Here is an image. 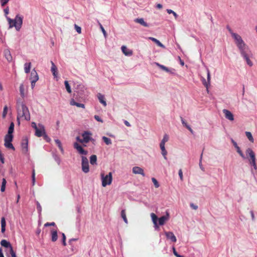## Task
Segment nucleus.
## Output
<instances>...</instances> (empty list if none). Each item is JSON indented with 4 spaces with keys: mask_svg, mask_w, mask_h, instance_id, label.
<instances>
[{
    "mask_svg": "<svg viewBox=\"0 0 257 257\" xmlns=\"http://www.w3.org/2000/svg\"><path fill=\"white\" fill-rule=\"evenodd\" d=\"M20 95L22 96V98H24L25 94V87L24 85L22 83L21 84L20 86Z\"/></svg>",
    "mask_w": 257,
    "mask_h": 257,
    "instance_id": "nucleus-32",
    "label": "nucleus"
},
{
    "mask_svg": "<svg viewBox=\"0 0 257 257\" xmlns=\"http://www.w3.org/2000/svg\"><path fill=\"white\" fill-rule=\"evenodd\" d=\"M4 13H5V15L6 16V17L7 18V15L9 14V7H7L4 10Z\"/></svg>",
    "mask_w": 257,
    "mask_h": 257,
    "instance_id": "nucleus-48",
    "label": "nucleus"
},
{
    "mask_svg": "<svg viewBox=\"0 0 257 257\" xmlns=\"http://www.w3.org/2000/svg\"><path fill=\"white\" fill-rule=\"evenodd\" d=\"M165 234L167 239L171 240L173 242H176L177 239L174 233L171 231H165Z\"/></svg>",
    "mask_w": 257,
    "mask_h": 257,
    "instance_id": "nucleus-15",
    "label": "nucleus"
},
{
    "mask_svg": "<svg viewBox=\"0 0 257 257\" xmlns=\"http://www.w3.org/2000/svg\"><path fill=\"white\" fill-rule=\"evenodd\" d=\"M132 172L135 174H140L143 176H145L144 170L139 167L136 166L133 167L132 169Z\"/></svg>",
    "mask_w": 257,
    "mask_h": 257,
    "instance_id": "nucleus-16",
    "label": "nucleus"
},
{
    "mask_svg": "<svg viewBox=\"0 0 257 257\" xmlns=\"http://www.w3.org/2000/svg\"><path fill=\"white\" fill-rule=\"evenodd\" d=\"M53 158L55 160V161L58 164V165H59L61 162V160L60 158L57 155H56L55 154H54L53 155Z\"/></svg>",
    "mask_w": 257,
    "mask_h": 257,
    "instance_id": "nucleus-37",
    "label": "nucleus"
},
{
    "mask_svg": "<svg viewBox=\"0 0 257 257\" xmlns=\"http://www.w3.org/2000/svg\"><path fill=\"white\" fill-rule=\"evenodd\" d=\"M82 170L83 172L87 173L89 171L88 160L86 157L82 156Z\"/></svg>",
    "mask_w": 257,
    "mask_h": 257,
    "instance_id": "nucleus-7",
    "label": "nucleus"
},
{
    "mask_svg": "<svg viewBox=\"0 0 257 257\" xmlns=\"http://www.w3.org/2000/svg\"><path fill=\"white\" fill-rule=\"evenodd\" d=\"M70 104L71 105H75L76 106V102H75L74 99H71L70 102Z\"/></svg>",
    "mask_w": 257,
    "mask_h": 257,
    "instance_id": "nucleus-59",
    "label": "nucleus"
},
{
    "mask_svg": "<svg viewBox=\"0 0 257 257\" xmlns=\"http://www.w3.org/2000/svg\"><path fill=\"white\" fill-rule=\"evenodd\" d=\"M149 39L155 42L158 46L163 48H165V46L162 44L158 40L153 37H149Z\"/></svg>",
    "mask_w": 257,
    "mask_h": 257,
    "instance_id": "nucleus-27",
    "label": "nucleus"
},
{
    "mask_svg": "<svg viewBox=\"0 0 257 257\" xmlns=\"http://www.w3.org/2000/svg\"><path fill=\"white\" fill-rule=\"evenodd\" d=\"M55 142L56 144L57 145L58 148H60L62 146L60 141L58 139L55 140Z\"/></svg>",
    "mask_w": 257,
    "mask_h": 257,
    "instance_id": "nucleus-49",
    "label": "nucleus"
},
{
    "mask_svg": "<svg viewBox=\"0 0 257 257\" xmlns=\"http://www.w3.org/2000/svg\"><path fill=\"white\" fill-rule=\"evenodd\" d=\"M227 29L233 39L234 43L239 50L240 54L245 61L246 64L250 67L253 65V63L250 58L253 57V53L248 45L244 42L241 37L237 33L233 32L229 27H227Z\"/></svg>",
    "mask_w": 257,
    "mask_h": 257,
    "instance_id": "nucleus-1",
    "label": "nucleus"
},
{
    "mask_svg": "<svg viewBox=\"0 0 257 257\" xmlns=\"http://www.w3.org/2000/svg\"><path fill=\"white\" fill-rule=\"evenodd\" d=\"M178 174L180 177V179L181 181L183 180V172L181 169H180L178 172Z\"/></svg>",
    "mask_w": 257,
    "mask_h": 257,
    "instance_id": "nucleus-47",
    "label": "nucleus"
},
{
    "mask_svg": "<svg viewBox=\"0 0 257 257\" xmlns=\"http://www.w3.org/2000/svg\"><path fill=\"white\" fill-rule=\"evenodd\" d=\"M10 252L12 257H17L16 253L14 252L13 247L10 249Z\"/></svg>",
    "mask_w": 257,
    "mask_h": 257,
    "instance_id": "nucleus-46",
    "label": "nucleus"
},
{
    "mask_svg": "<svg viewBox=\"0 0 257 257\" xmlns=\"http://www.w3.org/2000/svg\"><path fill=\"white\" fill-rule=\"evenodd\" d=\"M7 20L9 25V28L15 27L17 31H19L22 26L23 16L20 15H16L14 19L7 17Z\"/></svg>",
    "mask_w": 257,
    "mask_h": 257,
    "instance_id": "nucleus-4",
    "label": "nucleus"
},
{
    "mask_svg": "<svg viewBox=\"0 0 257 257\" xmlns=\"http://www.w3.org/2000/svg\"><path fill=\"white\" fill-rule=\"evenodd\" d=\"M22 151L23 153L26 154L28 153V139L27 138H24L22 140L21 144Z\"/></svg>",
    "mask_w": 257,
    "mask_h": 257,
    "instance_id": "nucleus-10",
    "label": "nucleus"
},
{
    "mask_svg": "<svg viewBox=\"0 0 257 257\" xmlns=\"http://www.w3.org/2000/svg\"><path fill=\"white\" fill-rule=\"evenodd\" d=\"M100 28H101V31H102V33H103V35H104V36H105V35H106V32H105V31L104 29L103 28V27L102 26V25H100Z\"/></svg>",
    "mask_w": 257,
    "mask_h": 257,
    "instance_id": "nucleus-62",
    "label": "nucleus"
},
{
    "mask_svg": "<svg viewBox=\"0 0 257 257\" xmlns=\"http://www.w3.org/2000/svg\"><path fill=\"white\" fill-rule=\"evenodd\" d=\"M14 123L13 122H11L9 127L8 134L6 135L13 136V133L14 130Z\"/></svg>",
    "mask_w": 257,
    "mask_h": 257,
    "instance_id": "nucleus-30",
    "label": "nucleus"
},
{
    "mask_svg": "<svg viewBox=\"0 0 257 257\" xmlns=\"http://www.w3.org/2000/svg\"><path fill=\"white\" fill-rule=\"evenodd\" d=\"M121 216L122 218V219H123V221H124V222L126 224H127L128 221H127V219L126 218V214H125V212L124 210H121Z\"/></svg>",
    "mask_w": 257,
    "mask_h": 257,
    "instance_id": "nucleus-36",
    "label": "nucleus"
},
{
    "mask_svg": "<svg viewBox=\"0 0 257 257\" xmlns=\"http://www.w3.org/2000/svg\"><path fill=\"white\" fill-rule=\"evenodd\" d=\"M167 12L169 14H172V15H173V16H174V17L176 19H177L178 15L177 14V13L176 12H175L173 10H172L171 9H167Z\"/></svg>",
    "mask_w": 257,
    "mask_h": 257,
    "instance_id": "nucleus-40",
    "label": "nucleus"
},
{
    "mask_svg": "<svg viewBox=\"0 0 257 257\" xmlns=\"http://www.w3.org/2000/svg\"><path fill=\"white\" fill-rule=\"evenodd\" d=\"M97 157L95 155H91L90 158V162L91 165L96 164Z\"/></svg>",
    "mask_w": 257,
    "mask_h": 257,
    "instance_id": "nucleus-33",
    "label": "nucleus"
},
{
    "mask_svg": "<svg viewBox=\"0 0 257 257\" xmlns=\"http://www.w3.org/2000/svg\"><path fill=\"white\" fill-rule=\"evenodd\" d=\"M52 66L51 68V71L53 74V75L55 78L57 77L58 73H57V68L53 61L51 62Z\"/></svg>",
    "mask_w": 257,
    "mask_h": 257,
    "instance_id": "nucleus-23",
    "label": "nucleus"
},
{
    "mask_svg": "<svg viewBox=\"0 0 257 257\" xmlns=\"http://www.w3.org/2000/svg\"><path fill=\"white\" fill-rule=\"evenodd\" d=\"M152 181L153 183H154L156 188H158L160 186V185H159L158 182L155 178H152Z\"/></svg>",
    "mask_w": 257,
    "mask_h": 257,
    "instance_id": "nucleus-41",
    "label": "nucleus"
},
{
    "mask_svg": "<svg viewBox=\"0 0 257 257\" xmlns=\"http://www.w3.org/2000/svg\"><path fill=\"white\" fill-rule=\"evenodd\" d=\"M181 122L182 124L186 127L189 125L186 122L185 120L183 118H181Z\"/></svg>",
    "mask_w": 257,
    "mask_h": 257,
    "instance_id": "nucleus-52",
    "label": "nucleus"
},
{
    "mask_svg": "<svg viewBox=\"0 0 257 257\" xmlns=\"http://www.w3.org/2000/svg\"><path fill=\"white\" fill-rule=\"evenodd\" d=\"M16 109L17 112V120L19 124H20V120L27 121L30 120L31 115L29 108L23 101L20 99L17 100Z\"/></svg>",
    "mask_w": 257,
    "mask_h": 257,
    "instance_id": "nucleus-3",
    "label": "nucleus"
},
{
    "mask_svg": "<svg viewBox=\"0 0 257 257\" xmlns=\"http://www.w3.org/2000/svg\"><path fill=\"white\" fill-rule=\"evenodd\" d=\"M155 64L157 66H158L160 69H161L162 70L166 71V72H168V73H171V74L174 73L173 71H174V69H169L168 67L165 66L164 65H161V64H159V63H157V62H156Z\"/></svg>",
    "mask_w": 257,
    "mask_h": 257,
    "instance_id": "nucleus-17",
    "label": "nucleus"
},
{
    "mask_svg": "<svg viewBox=\"0 0 257 257\" xmlns=\"http://www.w3.org/2000/svg\"><path fill=\"white\" fill-rule=\"evenodd\" d=\"M55 224V223L54 222H51V223H49V222H47L45 224V226H54Z\"/></svg>",
    "mask_w": 257,
    "mask_h": 257,
    "instance_id": "nucleus-55",
    "label": "nucleus"
},
{
    "mask_svg": "<svg viewBox=\"0 0 257 257\" xmlns=\"http://www.w3.org/2000/svg\"><path fill=\"white\" fill-rule=\"evenodd\" d=\"M250 215H251V219L252 220H254L255 219V217H254V213H253V211H250Z\"/></svg>",
    "mask_w": 257,
    "mask_h": 257,
    "instance_id": "nucleus-57",
    "label": "nucleus"
},
{
    "mask_svg": "<svg viewBox=\"0 0 257 257\" xmlns=\"http://www.w3.org/2000/svg\"><path fill=\"white\" fill-rule=\"evenodd\" d=\"M74 27L75 29V30L78 34H80L81 33V28L80 27L77 26V25H74Z\"/></svg>",
    "mask_w": 257,
    "mask_h": 257,
    "instance_id": "nucleus-43",
    "label": "nucleus"
},
{
    "mask_svg": "<svg viewBox=\"0 0 257 257\" xmlns=\"http://www.w3.org/2000/svg\"><path fill=\"white\" fill-rule=\"evenodd\" d=\"M57 231L56 230L52 229L51 230V239L53 242L56 241L57 240Z\"/></svg>",
    "mask_w": 257,
    "mask_h": 257,
    "instance_id": "nucleus-25",
    "label": "nucleus"
},
{
    "mask_svg": "<svg viewBox=\"0 0 257 257\" xmlns=\"http://www.w3.org/2000/svg\"><path fill=\"white\" fill-rule=\"evenodd\" d=\"M245 135L250 142H251V143H253L254 142L253 138L250 132H245Z\"/></svg>",
    "mask_w": 257,
    "mask_h": 257,
    "instance_id": "nucleus-34",
    "label": "nucleus"
},
{
    "mask_svg": "<svg viewBox=\"0 0 257 257\" xmlns=\"http://www.w3.org/2000/svg\"><path fill=\"white\" fill-rule=\"evenodd\" d=\"M36 82L37 81H31V87H32V89H33L34 87H35V84H36Z\"/></svg>",
    "mask_w": 257,
    "mask_h": 257,
    "instance_id": "nucleus-63",
    "label": "nucleus"
},
{
    "mask_svg": "<svg viewBox=\"0 0 257 257\" xmlns=\"http://www.w3.org/2000/svg\"><path fill=\"white\" fill-rule=\"evenodd\" d=\"M64 84H65V88L67 90V91L69 93H71L72 91H71V87H70V85L69 84L68 81H66V80L65 81Z\"/></svg>",
    "mask_w": 257,
    "mask_h": 257,
    "instance_id": "nucleus-38",
    "label": "nucleus"
},
{
    "mask_svg": "<svg viewBox=\"0 0 257 257\" xmlns=\"http://www.w3.org/2000/svg\"><path fill=\"white\" fill-rule=\"evenodd\" d=\"M32 126L35 130V131L39 127L38 125H37L34 122H32Z\"/></svg>",
    "mask_w": 257,
    "mask_h": 257,
    "instance_id": "nucleus-51",
    "label": "nucleus"
},
{
    "mask_svg": "<svg viewBox=\"0 0 257 257\" xmlns=\"http://www.w3.org/2000/svg\"><path fill=\"white\" fill-rule=\"evenodd\" d=\"M74 148L81 155H86L87 154V151L84 150L82 147L77 143H74Z\"/></svg>",
    "mask_w": 257,
    "mask_h": 257,
    "instance_id": "nucleus-12",
    "label": "nucleus"
},
{
    "mask_svg": "<svg viewBox=\"0 0 257 257\" xmlns=\"http://www.w3.org/2000/svg\"><path fill=\"white\" fill-rule=\"evenodd\" d=\"M31 68V63H26L24 64V71L26 73H29Z\"/></svg>",
    "mask_w": 257,
    "mask_h": 257,
    "instance_id": "nucleus-29",
    "label": "nucleus"
},
{
    "mask_svg": "<svg viewBox=\"0 0 257 257\" xmlns=\"http://www.w3.org/2000/svg\"><path fill=\"white\" fill-rule=\"evenodd\" d=\"M1 244L5 247L9 248V249L13 247L10 243L5 239H3L1 241Z\"/></svg>",
    "mask_w": 257,
    "mask_h": 257,
    "instance_id": "nucleus-26",
    "label": "nucleus"
},
{
    "mask_svg": "<svg viewBox=\"0 0 257 257\" xmlns=\"http://www.w3.org/2000/svg\"><path fill=\"white\" fill-rule=\"evenodd\" d=\"M62 243L64 246L66 245V236L64 233H62Z\"/></svg>",
    "mask_w": 257,
    "mask_h": 257,
    "instance_id": "nucleus-44",
    "label": "nucleus"
},
{
    "mask_svg": "<svg viewBox=\"0 0 257 257\" xmlns=\"http://www.w3.org/2000/svg\"><path fill=\"white\" fill-rule=\"evenodd\" d=\"M39 127L35 131V135L38 137H41L45 135V130L44 126L41 123L38 124Z\"/></svg>",
    "mask_w": 257,
    "mask_h": 257,
    "instance_id": "nucleus-8",
    "label": "nucleus"
},
{
    "mask_svg": "<svg viewBox=\"0 0 257 257\" xmlns=\"http://www.w3.org/2000/svg\"><path fill=\"white\" fill-rule=\"evenodd\" d=\"M91 134L89 132H84L82 134V137L83 138L82 141L83 143H88L91 139Z\"/></svg>",
    "mask_w": 257,
    "mask_h": 257,
    "instance_id": "nucleus-11",
    "label": "nucleus"
},
{
    "mask_svg": "<svg viewBox=\"0 0 257 257\" xmlns=\"http://www.w3.org/2000/svg\"><path fill=\"white\" fill-rule=\"evenodd\" d=\"M102 139L103 141V142L105 143V144L107 145H109L112 144L111 140L107 137L103 136L102 137Z\"/></svg>",
    "mask_w": 257,
    "mask_h": 257,
    "instance_id": "nucleus-35",
    "label": "nucleus"
},
{
    "mask_svg": "<svg viewBox=\"0 0 257 257\" xmlns=\"http://www.w3.org/2000/svg\"><path fill=\"white\" fill-rule=\"evenodd\" d=\"M135 22L139 23L140 24L146 27H148L149 26V24H147L146 22H145L144 19L143 18L136 19L135 20Z\"/></svg>",
    "mask_w": 257,
    "mask_h": 257,
    "instance_id": "nucleus-24",
    "label": "nucleus"
},
{
    "mask_svg": "<svg viewBox=\"0 0 257 257\" xmlns=\"http://www.w3.org/2000/svg\"><path fill=\"white\" fill-rule=\"evenodd\" d=\"M30 79L31 81H37L39 79V76L35 69H33L31 73Z\"/></svg>",
    "mask_w": 257,
    "mask_h": 257,
    "instance_id": "nucleus-22",
    "label": "nucleus"
},
{
    "mask_svg": "<svg viewBox=\"0 0 257 257\" xmlns=\"http://www.w3.org/2000/svg\"><path fill=\"white\" fill-rule=\"evenodd\" d=\"M7 113H8V107L7 105H6L4 107V110H3V118H5L6 116Z\"/></svg>",
    "mask_w": 257,
    "mask_h": 257,
    "instance_id": "nucleus-42",
    "label": "nucleus"
},
{
    "mask_svg": "<svg viewBox=\"0 0 257 257\" xmlns=\"http://www.w3.org/2000/svg\"><path fill=\"white\" fill-rule=\"evenodd\" d=\"M7 184L6 180L5 178L3 179L2 185L6 186Z\"/></svg>",
    "mask_w": 257,
    "mask_h": 257,
    "instance_id": "nucleus-61",
    "label": "nucleus"
},
{
    "mask_svg": "<svg viewBox=\"0 0 257 257\" xmlns=\"http://www.w3.org/2000/svg\"><path fill=\"white\" fill-rule=\"evenodd\" d=\"M121 50L122 53L127 56H131L133 55V51L128 49L125 46H122Z\"/></svg>",
    "mask_w": 257,
    "mask_h": 257,
    "instance_id": "nucleus-20",
    "label": "nucleus"
},
{
    "mask_svg": "<svg viewBox=\"0 0 257 257\" xmlns=\"http://www.w3.org/2000/svg\"><path fill=\"white\" fill-rule=\"evenodd\" d=\"M151 217L152 221L155 225V227L156 228L158 227V225H157L158 217H157V215L155 213H152L151 214Z\"/></svg>",
    "mask_w": 257,
    "mask_h": 257,
    "instance_id": "nucleus-28",
    "label": "nucleus"
},
{
    "mask_svg": "<svg viewBox=\"0 0 257 257\" xmlns=\"http://www.w3.org/2000/svg\"><path fill=\"white\" fill-rule=\"evenodd\" d=\"M100 177L102 182V186L103 187H105L107 185H109L111 184L112 181V173L111 172H109L107 175H105L104 173H101L100 174Z\"/></svg>",
    "mask_w": 257,
    "mask_h": 257,
    "instance_id": "nucleus-5",
    "label": "nucleus"
},
{
    "mask_svg": "<svg viewBox=\"0 0 257 257\" xmlns=\"http://www.w3.org/2000/svg\"><path fill=\"white\" fill-rule=\"evenodd\" d=\"M94 118L98 121H99L101 122H103L102 120L101 119V118L98 115H95Z\"/></svg>",
    "mask_w": 257,
    "mask_h": 257,
    "instance_id": "nucleus-53",
    "label": "nucleus"
},
{
    "mask_svg": "<svg viewBox=\"0 0 257 257\" xmlns=\"http://www.w3.org/2000/svg\"><path fill=\"white\" fill-rule=\"evenodd\" d=\"M190 206L192 209L194 210H196L198 208V206L193 203L190 204Z\"/></svg>",
    "mask_w": 257,
    "mask_h": 257,
    "instance_id": "nucleus-56",
    "label": "nucleus"
},
{
    "mask_svg": "<svg viewBox=\"0 0 257 257\" xmlns=\"http://www.w3.org/2000/svg\"><path fill=\"white\" fill-rule=\"evenodd\" d=\"M169 135L167 134H165L163 136V139L161 141V143L165 144L166 142H167L169 141Z\"/></svg>",
    "mask_w": 257,
    "mask_h": 257,
    "instance_id": "nucleus-39",
    "label": "nucleus"
},
{
    "mask_svg": "<svg viewBox=\"0 0 257 257\" xmlns=\"http://www.w3.org/2000/svg\"><path fill=\"white\" fill-rule=\"evenodd\" d=\"M97 97L100 103H101L104 106H106L107 103L105 101L104 96L103 94H101L100 93H98L97 94Z\"/></svg>",
    "mask_w": 257,
    "mask_h": 257,
    "instance_id": "nucleus-21",
    "label": "nucleus"
},
{
    "mask_svg": "<svg viewBox=\"0 0 257 257\" xmlns=\"http://www.w3.org/2000/svg\"><path fill=\"white\" fill-rule=\"evenodd\" d=\"M77 239H78L77 238H71V239H69V243L70 245H71L72 242L73 241H76V240H77Z\"/></svg>",
    "mask_w": 257,
    "mask_h": 257,
    "instance_id": "nucleus-58",
    "label": "nucleus"
},
{
    "mask_svg": "<svg viewBox=\"0 0 257 257\" xmlns=\"http://www.w3.org/2000/svg\"><path fill=\"white\" fill-rule=\"evenodd\" d=\"M199 167H200V168L202 170V171H204V168L203 167V166H202V162H201V160H200L199 161Z\"/></svg>",
    "mask_w": 257,
    "mask_h": 257,
    "instance_id": "nucleus-64",
    "label": "nucleus"
},
{
    "mask_svg": "<svg viewBox=\"0 0 257 257\" xmlns=\"http://www.w3.org/2000/svg\"><path fill=\"white\" fill-rule=\"evenodd\" d=\"M160 149L161 150V154L162 156H163L164 159L167 160V151L165 149V144L160 143Z\"/></svg>",
    "mask_w": 257,
    "mask_h": 257,
    "instance_id": "nucleus-19",
    "label": "nucleus"
},
{
    "mask_svg": "<svg viewBox=\"0 0 257 257\" xmlns=\"http://www.w3.org/2000/svg\"><path fill=\"white\" fill-rule=\"evenodd\" d=\"M231 143L233 146L236 149L237 152L239 156L243 159H247L249 165L252 167L251 169V172L253 173V170L256 171L257 170V165L256 163V158L255 154L253 150L248 148L245 150V155L242 153L240 148L237 145V144L233 139L231 140Z\"/></svg>",
    "mask_w": 257,
    "mask_h": 257,
    "instance_id": "nucleus-2",
    "label": "nucleus"
},
{
    "mask_svg": "<svg viewBox=\"0 0 257 257\" xmlns=\"http://www.w3.org/2000/svg\"><path fill=\"white\" fill-rule=\"evenodd\" d=\"M13 139V136H10V135H6L5 137V143L4 146L6 148L12 149L13 150H15V148L13 144H12V142Z\"/></svg>",
    "mask_w": 257,
    "mask_h": 257,
    "instance_id": "nucleus-6",
    "label": "nucleus"
},
{
    "mask_svg": "<svg viewBox=\"0 0 257 257\" xmlns=\"http://www.w3.org/2000/svg\"><path fill=\"white\" fill-rule=\"evenodd\" d=\"M223 113L224 114L225 117L230 121H233L234 120V115L232 113L226 109H224L222 110Z\"/></svg>",
    "mask_w": 257,
    "mask_h": 257,
    "instance_id": "nucleus-13",
    "label": "nucleus"
},
{
    "mask_svg": "<svg viewBox=\"0 0 257 257\" xmlns=\"http://www.w3.org/2000/svg\"><path fill=\"white\" fill-rule=\"evenodd\" d=\"M76 106L78 107H81V108H85V105L83 103H80L76 102Z\"/></svg>",
    "mask_w": 257,
    "mask_h": 257,
    "instance_id": "nucleus-50",
    "label": "nucleus"
},
{
    "mask_svg": "<svg viewBox=\"0 0 257 257\" xmlns=\"http://www.w3.org/2000/svg\"><path fill=\"white\" fill-rule=\"evenodd\" d=\"M37 208L39 212L41 211L42 207L38 202H37Z\"/></svg>",
    "mask_w": 257,
    "mask_h": 257,
    "instance_id": "nucleus-54",
    "label": "nucleus"
},
{
    "mask_svg": "<svg viewBox=\"0 0 257 257\" xmlns=\"http://www.w3.org/2000/svg\"><path fill=\"white\" fill-rule=\"evenodd\" d=\"M4 54L5 58L9 62H11L13 61V57L9 49H6L4 50Z\"/></svg>",
    "mask_w": 257,
    "mask_h": 257,
    "instance_id": "nucleus-14",
    "label": "nucleus"
},
{
    "mask_svg": "<svg viewBox=\"0 0 257 257\" xmlns=\"http://www.w3.org/2000/svg\"><path fill=\"white\" fill-rule=\"evenodd\" d=\"M169 219V214L168 212H166V215L162 216L159 218V224L160 225H163L165 224V222L168 221Z\"/></svg>",
    "mask_w": 257,
    "mask_h": 257,
    "instance_id": "nucleus-18",
    "label": "nucleus"
},
{
    "mask_svg": "<svg viewBox=\"0 0 257 257\" xmlns=\"http://www.w3.org/2000/svg\"><path fill=\"white\" fill-rule=\"evenodd\" d=\"M10 0H0L2 7H4Z\"/></svg>",
    "mask_w": 257,
    "mask_h": 257,
    "instance_id": "nucleus-45",
    "label": "nucleus"
},
{
    "mask_svg": "<svg viewBox=\"0 0 257 257\" xmlns=\"http://www.w3.org/2000/svg\"><path fill=\"white\" fill-rule=\"evenodd\" d=\"M172 249H173V253L174 254L177 256V255H178V253H177V252L176 251V249H175V248L174 247H172Z\"/></svg>",
    "mask_w": 257,
    "mask_h": 257,
    "instance_id": "nucleus-60",
    "label": "nucleus"
},
{
    "mask_svg": "<svg viewBox=\"0 0 257 257\" xmlns=\"http://www.w3.org/2000/svg\"><path fill=\"white\" fill-rule=\"evenodd\" d=\"M6 222L5 217H2L1 219V226H2V232L4 233L6 230Z\"/></svg>",
    "mask_w": 257,
    "mask_h": 257,
    "instance_id": "nucleus-31",
    "label": "nucleus"
},
{
    "mask_svg": "<svg viewBox=\"0 0 257 257\" xmlns=\"http://www.w3.org/2000/svg\"><path fill=\"white\" fill-rule=\"evenodd\" d=\"M206 71H207V81H206V80L204 78H202L201 80H202V82L203 84H204V85L206 87L207 91H208V86L210 84L211 77H210V71L208 68H206Z\"/></svg>",
    "mask_w": 257,
    "mask_h": 257,
    "instance_id": "nucleus-9",
    "label": "nucleus"
}]
</instances>
